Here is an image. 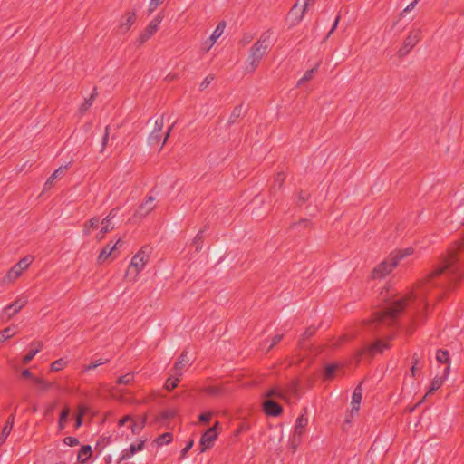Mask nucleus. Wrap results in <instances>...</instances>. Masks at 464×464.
<instances>
[{"instance_id": "nucleus-1", "label": "nucleus", "mask_w": 464, "mask_h": 464, "mask_svg": "<svg viewBox=\"0 0 464 464\" xmlns=\"http://www.w3.org/2000/svg\"><path fill=\"white\" fill-rule=\"evenodd\" d=\"M461 247H464V238L452 246L448 255L410 293L375 312L368 324L372 328L394 326L401 314L406 310L410 322L406 332L411 334L427 317L428 294L438 300L442 297L443 290L450 289L464 277V267L457 256Z\"/></svg>"}, {"instance_id": "nucleus-2", "label": "nucleus", "mask_w": 464, "mask_h": 464, "mask_svg": "<svg viewBox=\"0 0 464 464\" xmlns=\"http://www.w3.org/2000/svg\"><path fill=\"white\" fill-rule=\"evenodd\" d=\"M414 249L407 247L392 251L386 259L376 266L372 272V279H382L388 276L400 263L401 260L412 255Z\"/></svg>"}, {"instance_id": "nucleus-3", "label": "nucleus", "mask_w": 464, "mask_h": 464, "mask_svg": "<svg viewBox=\"0 0 464 464\" xmlns=\"http://www.w3.org/2000/svg\"><path fill=\"white\" fill-rule=\"evenodd\" d=\"M269 35L263 34L258 41L250 49V53L247 58V64L246 71L247 72H254L258 64L260 63L263 56L266 54L268 49Z\"/></svg>"}, {"instance_id": "nucleus-4", "label": "nucleus", "mask_w": 464, "mask_h": 464, "mask_svg": "<svg viewBox=\"0 0 464 464\" xmlns=\"http://www.w3.org/2000/svg\"><path fill=\"white\" fill-rule=\"evenodd\" d=\"M163 126H164V116L161 115L160 117L156 119L154 129L148 137V144L150 148H156V147L160 146V150H161L163 148V146L165 145V143L167 142L174 124H172L171 126H169L168 128V130L165 133V136L161 142Z\"/></svg>"}, {"instance_id": "nucleus-5", "label": "nucleus", "mask_w": 464, "mask_h": 464, "mask_svg": "<svg viewBox=\"0 0 464 464\" xmlns=\"http://www.w3.org/2000/svg\"><path fill=\"white\" fill-rule=\"evenodd\" d=\"M395 337L394 334H390L386 339H378L372 344L367 345L359 350L356 353V360L359 362L363 355L373 357L377 353H383L391 347L390 342Z\"/></svg>"}, {"instance_id": "nucleus-6", "label": "nucleus", "mask_w": 464, "mask_h": 464, "mask_svg": "<svg viewBox=\"0 0 464 464\" xmlns=\"http://www.w3.org/2000/svg\"><path fill=\"white\" fill-rule=\"evenodd\" d=\"M34 261L32 256H26L20 259L14 266H13L7 274L3 277L2 282L4 284H9L15 281L21 276L23 271L26 270Z\"/></svg>"}, {"instance_id": "nucleus-7", "label": "nucleus", "mask_w": 464, "mask_h": 464, "mask_svg": "<svg viewBox=\"0 0 464 464\" xmlns=\"http://www.w3.org/2000/svg\"><path fill=\"white\" fill-rule=\"evenodd\" d=\"M151 254V247L149 246H142L138 253L132 257L127 274L133 268L135 270V276H137L149 262L150 256Z\"/></svg>"}, {"instance_id": "nucleus-8", "label": "nucleus", "mask_w": 464, "mask_h": 464, "mask_svg": "<svg viewBox=\"0 0 464 464\" xmlns=\"http://www.w3.org/2000/svg\"><path fill=\"white\" fill-rule=\"evenodd\" d=\"M421 30L412 29L410 31L408 36L405 38L402 46L398 51L399 57L406 56L420 41Z\"/></svg>"}, {"instance_id": "nucleus-9", "label": "nucleus", "mask_w": 464, "mask_h": 464, "mask_svg": "<svg viewBox=\"0 0 464 464\" xmlns=\"http://www.w3.org/2000/svg\"><path fill=\"white\" fill-rule=\"evenodd\" d=\"M308 424V418L304 414L300 415L295 421V430L291 439V448L294 451L296 450L302 440V436L305 432Z\"/></svg>"}, {"instance_id": "nucleus-10", "label": "nucleus", "mask_w": 464, "mask_h": 464, "mask_svg": "<svg viewBox=\"0 0 464 464\" xmlns=\"http://www.w3.org/2000/svg\"><path fill=\"white\" fill-rule=\"evenodd\" d=\"M27 303V296L19 295L12 304L4 308L2 313V319L5 321L10 320L14 314L20 312Z\"/></svg>"}, {"instance_id": "nucleus-11", "label": "nucleus", "mask_w": 464, "mask_h": 464, "mask_svg": "<svg viewBox=\"0 0 464 464\" xmlns=\"http://www.w3.org/2000/svg\"><path fill=\"white\" fill-rule=\"evenodd\" d=\"M219 425L218 421H216L213 427L208 429L201 436L199 441V452L203 453L207 450L213 447L215 440L218 438L217 428Z\"/></svg>"}, {"instance_id": "nucleus-12", "label": "nucleus", "mask_w": 464, "mask_h": 464, "mask_svg": "<svg viewBox=\"0 0 464 464\" xmlns=\"http://www.w3.org/2000/svg\"><path fill=\"white\" fill-rule=\"evenodd\" d=\"M161 21L162 17L160 15H157L153 20L150 21L145 30L140 34L137 40L138 45H142L158 31Z\"/></svg>"}, {"instance_id": "nucleus-13", "label": "nucleus", "mask_w": 464, "mask_h": 464, "mask_svg": "<svg viewBox=\"0 0 464 464\" xmlns=\"http://www.w3.org/2000/svg\"><path fill=\"white\" fill-rule=\"evenodd\" d=\"M263 411L268 416L277 417L282 413L283 408L275 400L266 399L263 401Z\"/></svg>"}, {"instance_id": "nucleus-14", "label": "nucleus", "mask_w": 464, "mask_h": 464, "mask_svg": "<svg viewBox=\"0 0 464 464\" xmlns=\"http://www.w3.org/2000/svg\"><path fill=\"white\" fill-rule=\"evenodd\" d=\"M155 198L149 196L137 208L135 216L143 218L150 214L156 207L154 204Z\"/></svg>"}, {"instance_id": "nucleus-15", "label": "nucleus", "mask_w": 464, "mask_h": 464, "mask_svg": "<svg viewBox=\"0 0 464 464\" xmlns=\"http://www.w3.org/2000/svg\"><path fill=\"white\" fill-rule=\"evenodd\" d=\"M122 246V241L121 239H118L116 241V243L112 246H111L110 244L106 245L102 250L101 251L99 256H98V263L99 264H102L103 262H105L110 256L112 255V253L119 247V246Z\"/></svg>"}, {"instance_id": "nucleus-16", "label": "nucleus", "mask_w": 464, "mask_h": 464, "mask_svg": "<svg viewBox=\"0 0 464 464\" xmlns=\"http://www.w3.org/2000/svg\"><path fill=\"white\" fill-rule=\"evenodd\" d=\"M225 29V23L221 22L218 24L216 29L214 30L213 34L210 35V37L206 41L205 45L206 50L208 51L216 43V41L221 36Z\"/></svg>"}, {"instance_id": "nucleus-17", "label": "nucleus", "mask_w": 464, "mask_h": 464, "mask_svg": "<svg viewBox=\"0 0 464 464\" xmlns=\"http://www.w3.org/2000/svg\"><path fill=\"white\" fill-rule=\"evenodd\" d=\"M144 443L145 440H140L137 444H131L129 449H125L121 452V456L119 459V462L130 459L136 452L141 450L143 449Z\"/></svg>"}, {"instance_id": "nucleus-18", "label": "nucleus", "mask_w": 464, "mask_h": 464, "mask_svg": "<svg viewBox=\"0 0 464 464\" xmlns=\"http://www.w3.org/2000/svg\"><path fill=\"white\" fill-rule=\"evenodd\" d=\"M189 363V358L188 356L187 352H183L178 361L174 364V370L176 371V375L181 376L183 369L188 365Z\"/></svg>"}, {"instance_id": "nucleus-19", "label": "nucleus", "mask_w": 464, "mask_h": 464, "mask_svg": "<svg viewBox=\"0 0 464 464\" xmlns=\"http://www.w3.org/2000/svg\"><path fill=\"white\" fill-rule=\"evenodd\" d=\"M266 399H279V400H285L286 395L284 390H282L279 387H272L268 389L263 395Z\"/></svg>"}, {"instance_id": "nucleus-20", "label": "nucleus", "mask_w": 464, "mask_h": 464, "mask_svg": "<svg viewBox=\"0 0 464 464\" xmlns=\"http://www.w3.org/2000/svg\"><path fill=\"white\" fill-rule=\"evenodd\" d=\"M362 399V383H360L353 391L352 398V411L358 412Z\"/></svg>"}, {"instance_id": "nucleus-21", "label": "nucleus", "mask_w": 464, "mask_h": 464, "mask_svg": "<svg viewBox=\"0 0 464 464\" xmlns=\"http://www.w3.org/2000/svg\"><path fill=\"white\" fill-rule=\"evenodd\" d=\"M70 165H71V162H69L67 165H65L63 167H60L59 169L54 170V172L48 178V179L44 183V190L50 189L53 184V181L58 177L63 175L64 173V171L69 168Z\"/></svg>"}, {"instance_id": "nucleus-22", "label": "nucleus", "mask_w": 464, "mask_h": 464, "mask_svg": "<svg viewBox=\"0 0 464 464\" xmlns=\"http://www.w3.org/2000/svg\"><path fill=\"white\" fill-rule=\"evenodd\" d=\"M97 95H98L97 88L94 87L91 96L89 98L85 99L84 102L79 108V112L82 115H83L90 109V107L92 105Z\"/></svg>"}, {"instance_id": "nucleus-23", "label": "nucleus", "mask_w": 464, "mask_h": 464, "mask_svg": "<svg viewBox=\"0 0 464 464\" xmlns=\"http://www.w3.org/2000/svg\"><path fill=\"white\" fill-rule=\"evenodd\" d=\"M92 455V450L90 445L82 446L78 453V461L82 464L85 463Z\"/></svg>"}, {"instance_id": "nucleus-24", "label": "nucleus", "mask_w": 464, "mask_h": 464, "mask_svg": "<svg viewBox=\"0 0 464 464\" xmlns=\"http://www.w3.org/2000/svg\"><path fill=\"white\" fill-rule=\"evenodd\" d=\"M35 348H32L31 351L24 356L22 362L24 364H28L33 358L42 350L43 344L41 343H33L31 346H34Z\"/></svg>"}, {"instance_id": "nucleus-25", "label": "nucleus", "mask_w": 464, "mask_h": 464, "mask_svg": "<svg viewBox=\"0 0 464 464\" xmlns=\"http://www.w3.org/2000/svg\"><path fill=\"white\" fill-rule=\"evenodd\" d=\"M102 229L97 234L96 238L98 241H101L104 238L105 235L114 229V226L111 225V222H109L108 219H102Z\"/></svg>"}, {"instance_id": "nucleus-26", "label": "nucleus", "mask_w": 464, "mask_h": 464, "mask_svg": "<svg viewBox=\"0 0 464 464\" xmlns=\"http://www.w3.org/2000/svg\"><path fill=\"white\" fill-rule=\"evenodd\" d=\"M100 223V218L97 217L92 218L90 220H88L84 226H83V234L85 236H88L91 234V229H95L98 227V225Z\"/></svg>"}, {"instance_id": "nucleus-27", "label": "nucleus", "mask_w": 464, "mask_h": 464, "mask_svg": "<svg viewBox=\"0 0 464 464\" xmlns=\"http://www.w3.org/2000/svg\"><path fill=\"white\" fill-rule=\"evenodd\" d=\"M444 380H445V377H440V376L434 377L433 380L431 381L430 389L427 392L425 397H427L428 395H430V394L433 393L434 392H436L437 390H439L442 386Z\"/></svg>"}, {"instance_id": "nucleus-28", "label": "nucleus", "mask_w": 464, "mask_h": 464, "mask_svg": "<svg viewBox=\"0 0 464 464\" xmlns=\"http://www.w3.org/2000/svg\"><path fill=\"white\" fill-rule=\"evenodd\" d=\"M136 20L135 12L126 14L125 20L121 23V28L128 31Z\"/></svg>"}, {"instance_id": "nucleus-29", "label": "nucleus", "mask_w": 464, "mask_h": 464, "mask_svg": "<svg viewBox=\"0 0 464 464\" xmlns=\"http://www.w3.org/2000/svg\"><path fill=\"white\" fill-rule=\"evenodd\" d=\"M16 326H8L3 331H0V343L5 342V340L11 338L16 334Z\"/></svg>"}, {"instance_id": "nucleus-30", "label": "nucleus", "mask_w": 464, "mask_h": 464, "mask_svg": "<svg viewBox=\"0 0 464 464\" xmlns=\"http://www.w3.org/2000/svg\"><path fill=\"white\" fill-rule=\"evenodd\" d=\"M242 113H243V106L242 105L236 106L233 109V111L229 116L227 123L229 125L234 124L242 116Z\"/></svg>"}, {"instance_id": "nucleus-31", "label": "nucleus", "mask_w": 464, "mask_h": 464, "mask_svg": "<svg viewBox=\"0 0 464 464\" xmlns=\"http://www.w3.org/2000/svg\"><path fill=\"white\" fill-rule=\"evenodd\" d=\"M298 227H301L303 228L312 229L313 222L311 219H308V218H301L299 221L294 222L290 225L291 229H295Z\"/></svg>"}, {"instance_id": "nucleus-32", "label": "nucleus", "mask_w": 464, "mask_h": 464, "mask_svg": "<svg viewBox=\"0 0 464 464\" xmlns=\"http://www.w3.org/2000/svg\"><path fill=\"white\" fill-rule=\"evenodd\" d=\"M70 414V408L68 406H65L63 410L62 411L58 421L59 430H63L65 428V424L67 422V419Z\"/></svg>"}, {"instance_id": "nucleus-33", "label": "nucleus", "mask_w": 464, "mask_h": 464, "mask_svg": "<svg viewBox=\"0 0 464 464\" xmlns=\"http://www.w3.org/2000/svg\"><path fill=\"white\" fill-rule=\"evenodd\" d=\"M298 389H299V382L297 380H293L290 383H288L284 390V392L286 393H290L294 396L298 395Z\"/></svg>"}, {"instance_id": "nucleus-34", "label": "nucleus", "mask_w": 464, "mask_h": 464, "mask_svg": "<svg viewBox=\"0 0 464 464\" xmlns=\"http://www.w3.org/2000/svg\"><path fill=\"white\" fill-rule=\"evenodd\" d=\"M146 421H147V416H143L141 419H140V423H137L135 421H133L131 423V430H132V433L133 434H139L141 430L145 427V424H146Z\"/></svg>"}, {"instance_id": "nucleus-35", "label": "nucleus", "mask_w": 464, "mask_h": 464, "mask_svg": "<svg viewBox=\"0 0 464 464\" xmlns=\"http://www.w3.org/2000/svg\"><path fill=\"white\" fill-rule=\"evenodd\" d=\"M317 71V66L314 67V68H312L310 70H307L304 76L298 81L297 82V86H301L303 83L310 81L311 79H313L314 75V72Z\"/></svg>"}, {"instance_id": "nucleus-36", "label": "nucleus", "mask_w": 464, "mask_h": 464, "mask_svg": "<svg viewBox=\"0 0 464 464\" xmlns=\"http://www.w3.org/2000/svg\"><path fill=\"white\" fill-rule=\"evenodd\" d=\"M134 381V373L129 372L124 375H121L118 378L117 383L118 384H123V385H129Z\"/></svg>"}, {"instance_id": "nucleus-37", "label": "nucleus", "mask_w": 464, "mask_h": 464, "mask_svg": "<svg viewBox=\"0 0 464 464\" xmlns=\"http://www.w3.org/2000/svg\"><path fill=\"white\" fill-rule=\"evenodd\" d=\"M177 411L175 409H167L160 413L159 420H167L175 418Z\"/></svg>"}, {"instance_id": "nucleus-38", "label": "nucleus", "mask_w": 464, "mask_h": 464, "mask_svg": "<svg viewBox=\"0 0 464 464\" xmlns=\"http://www.w3.org/2000/svg\"><path fill=\"white\" fill-rule=\"evenodd\" d=\"M436 359L439 362L448 363L450 362V354L447 350L440 349L437 352Z\"/></svg>"}, {"instance_id": "nucleus-39", "label": "nucleus", "mask_w": 464, "mask_h": 464, "mask_svg": "<svg viewBox=\"0 0 464 464\" xmlns=\"http://www.w3.org/2000/svg\"><path fill=\"white\" fill-rule=\"evenodd\" d=\"M172 440V434L169 432H166L159 436L156 440V442L159 446H162L164 444H169Z\"/></svg>"}, {"instance_id": "nucleus-40", "label": "nucleus", "mask_w": 464, "mask_h": 464, "mask_svg": "<svg viewBox=\"0 0 464 464\" xmlns=\"http://www.w3.org/2000/svg\"><path fill=\"white\" fill-rule=\"evenodd\" d=\"M203 232L204 230H200L193 238L192 244L196 246V251L199 252L202 249V242H203Z\"/></svg>"}, {"instance_id": "nucleus-41", "label": "nucleus", "mask_w": 464, "mask_h": 464, "mask_svg": "<svg viewBox=\"0 0 464 464\" xmlns=\"http://www.w3.org/2000/svg\"><path fill=\"white\" fill-rule=\"evenodd\" d=\"M67 364V362L61 358V359H58L56 361H54L53 362H52L51 364V371L52 372H58L60 370H63Z\"/></svg>"}, {"instance_id": "nucleus-42", "label": "nucleus", "mask_w": 464, "mask_h": 464, "mask_svg": "<svg viewBox=\"0 0 464 464\" xmlns=\"http://www.w3.org/2000/svg\"><path fill=\"white\" fill-rule=\"evenodd\" d=\"M179 382V375L175 378L169 377L165 382L166 390H168L169 392L174 390L178 386Z\"/></svg>"}, {"instance_id": "nucleus-43", "label": "nucleus", "mask_w": 464, "mask_h": 464, "mask_svg": "<svg viewBox=\"0 0 464 464\" xmlns=\"http://www.w3.org/2000/svg\"><path fill=\"white\" fill-rule=\"evenodd\" d=\"M412 366L411 369V372L412 377H416L417 371H418V365L420 363V357L417 353H414L411 358Z\"/></svg>"}, {"instance_id": "nucleus-44", "label": "nucleus", "mask_w": 464, "mask_h": 464, "mask_svg": "<svg viewBox=\"0 0 464 464\" xmlns=\"http://www.w3.org/2000/svg\"><path fill=\"white\" fill-rule=\"evenodd\" d=\"M34 382L40 385L44 391L49 390L53 385V382H46L41 378H34Z\"/></svg>"}, {"instance_id": "nucleus-45", "label": "nucleus", "mask_w": 464, "mask_h": 464, "mask_svg": "<svg viewBox=\"0 0 464 464\" xmlns=\"http://www.w3.org/2000/svg\"><path fill=\"white\" fill-rule=\"evenodd\" d=\"M315 332L316 328L314 326H309L308 328H306L300 340V344L302 345L304 340L312 337L315 334Z\"/></svg>"}, {"instance_id": "nucleus-46", "label": "nucleus", "mask_w": 464, "mask_h": 464, "mask_svg": "<svg viewBox=\"0 0 464 464\" xmlns=\"http://www.w3.org/2000/svg\"><path fill=\"white\" fill-rule=\"evenodd\" d=\"M285 179V174L284 172H278L275 176V186L277 185L278 188H281Z\"/></svg>"}, {"instance_id": "nucleus-47", "label": "nucleus", "mask_w": 464, "mask_h": 464, "mask_svg": "<svg viewBox=\"0 0 464 464\" xmlns=\"http://www.w3.org/2000/svg\"><path fill=\"white\" fill-rule=\"evenodd\" d=\"M308 198H309V194L301 191V192H299V194L297 196L296 204L298 206H302L308 200Z\"/></svg>"}, {"instance_id": "nucleus-48", "label": "nucleus", "mask_w": 464, "mask_h": 464, "mask_svg": "<svg viewBox=\"0 0 464 464\" xmlns=\"http://www.w3.org/2000/svg\"><path fill=\"white\" fill-rule=\"evenodd\" d=\"M204 392L209 395H218L221 393V388L218 386H209L205 388Z\"/></svg>"}, {"instance_id": "nucleus-49", "label": "nucleus", "mask_w": 464, "mask_h": 464, "mask_svg": "<svg viewBox=\"0 0 464 464\" xmlns=\"http://www.w3.org/2000/svg\"><path fill=\"white\" fill-rule=\"evenodd\" d=\"M12 429L4 426L0 435V445L3 444L10 435Z\"/></svg>"}, {"instance_id": "nucleus-50", "label": "nucleus", "mask_w": 464, "mask_h": 464, "mask_svg": "<svg viewBox=\"0 0 464 464\" xmlns=\"http://www.w3.org/2000/svg\"><path fill=\"white\" fill-rule=\"evenodd\" d=\"M214 80V76L209 74L208 75L204 80L203 82L200 83V86H199V89L200 91H203L205 90L210 83L211 82Z\"/></svg>"}, {"instance_id": "nucleus-51", "label": "nucleus", "mask_w": 464, "mask_h": 464, "mask_svg": "<svg viewBox=\"0 0 464 464\" xmlns=\"http://www.w3.org/2000/svg\"><path fill=\"white\" fill-rule=\"evenodd\" d=\"M213 413L211 411L202 413L198 416V420L200 422L208 423L210 421Z\"/></svg>"}, {"instance_id": "nucleus-52", "label": "nucleus", "mask_w": 464, "mask_h": 464, "mask_svg": "<svg viewBox=\"0 0 464 464\" xmlns=\"http://www.w3.org/2000/svg\"><path fill=\"white\" fill-rule=\"evenodd\" d=\"M109 130H110V127L107 126L105 128L104 135L102 137L101 152H102L104 150L105 147L107 146V143L109 140Z\"/></svg>"}, {"instance_id": "nucleus-53", "label": "nucleus", "mask_w": 464, "mask_h": 464, "mask_svg": "<svg viewBox=\"0 0 464 464\" xmlns=\"http://www.w3.org/2000/svg\"><path fill=\"white\" fill-rule=\"evenodd\" d=\"M194 441L190 440L184 449L180 451V459H184L187 455V453L190 450V449L193 447Z\"/></svg>"}, {"instance_id": "nucleus-54", "label": "nucleus", "mask_w": 464, "mask_h": 464, "mask_svg": "<svg viewBox=\"0 0 464 464\" xmlns=\"http://www.w3.org/2000/svg\"><path fill=\"white\" fill-rule=\"evenodd\" d=\"M63 442L68 445V446H76L79 444V440L77 438H74V437H65L64 440H63Z\"/></svg>"}, {"instance_id": "nucleus-55", "label": "nucleus", "mask_w": 464, "mask_h": 464, "mask_svg": "<svg viewBox=\"0 0 464 464\" xmlns=\"http://www.w3.org/2000/svg\"><path fill=\"white\" fill-rule=\"evenodd\" d=\"M162 2L163 0H150V3L149 5V12H154L158 8V6L162 4Z\"/></svg>"}, {"instance_id": "nucleus-56", "label": "nucleus", "mask_w": 464, "mask_h": 464, "mask_svg": "<svg viewBox=\"0 0 464 464\" xmlns=\"http://www.w3.org/2000/svg\"><path fill=\"white\" fill-rule=\"evenodd\" d=\"M284 337V334H276L272 338L271 343L267 349L270 351L274 346H276Z\"/></svg>"}, {"instance_id": "nucleus-57", "label": "nucleus", "mask_w": 464, "mask_h": 464, "mask_svg": "<svg viewBox=\"0 0 464 464\" xmlns=\"http://www.w3.org/2000/svg\"><path fill=\"white\" fill-rule=\"evenodd\" d=\"M420 0H414L410 5H408L401 13V16L404 15V14L411 12L414 9L416 5L419 3Z\"/></svg>"}, {"instance_id": "nucleus-58", "label": "nucleus", "mask_w": 464, "mask_h": 464, "mask_svg": "<svg viewBox=\"0 0 464 464\" xmlns=\"http://www.w3.org/2000/svg\"><path fill=\"white\" fill-rule=\"evenodd\" d=\"M85 413V410L83 408H81L79 410V414L77 415L76 417V420H75V426L76 428L80 427L82 423V416L83 414Z\"/></svg>"}, {"instance_id": "nucleus-59", "label": "nucleus", "mask_w": 464, "mask_h": 464, "mask_svg": "<svg viewBox=\"0 0 464 464\" xmlns=\"http://www.w3.org/2000/svg\"><path fill=\"white\" fill-rule=\"evenodd\" d=\"M336 371V366L334 364H330L325 368V376L331 378Z\"/></svg>"}, {"instance_id": "nucleus-60", "label": "nucleus", "mask_w": 464, "mask_h": 464, "mask_svg": "<svg viewBox=\"0 0 464 464\" xmlns=\"http://www.w3.org/2000/svg\"><path fill=\"white\" fill-rule=\"evenodd\" d=\"M105 362H106L96 361V362H92V363H91V364H89V365L85 366L84 370H85V371L94 370V369H96L98 366L102 365V364H104Z\"/></svg>"}, {"instance_id": "nucleus-61", "label": "nucleus", "mask_w": 464, "mask_h": 464, "mask_svg": "<svg viewBox=\"0 0 464 464\" xmlns=\"http://www.w3.org/2000/svg\"><path fill=\"white\" fill-rule=\"evenodd\" d=\"M119 208H112L110 213L103 218L108 219L109 222H111V219L114 218L118 213Z\"/></svg>"}, {"instance_id": "nucleus-62", "label": "nucleus", "mask_w": 464, "mask_h": 464, "mask_svg": "<svg viewBox=\"0 0 464 464\" xmlns=\"http://www.w3.org/2000/svg\"><path fill=\"white\" fill-rule=\"evenodd\" d=\"M14 423V413H12L6 420L5 427L13 429Z\"/></svg>"}, {"instance_id": "nucleus-63", "label": "nucleus", "mask_w": 464, "mask_h": 464, "mask_svg": "<svg viewBox=\"0 0 464 464\" xmlns=\"http://www.w3.org/2000/svg\"><path fill=\"white\" fill-rule=\"evenodd\" d=\"M339 20H340V15H338L335 20H334V23L331 28V30L329 31V33L327 34L326 35V39L330 37V35L334 33V31L336 29L337 25H338V23H339Z\"/></svg>"}, {"instance_id": "nucleus-64", "label": "nucleus", "mask_w": 464, "mask_h": 464, "mask_svg": "<svg viewBox=\"0 0 464 464\" xmlns=\"http://www.w3.org/2000/svg\"><path fill=\"white\" fill-rule=\"evenodd\" d=\"M348 340V337L346 335H343L339 338V340L337 342H335L334 343H333V346L337 348L339 347L343 343L346 342Z\"/></svg>"}]
</instances>
